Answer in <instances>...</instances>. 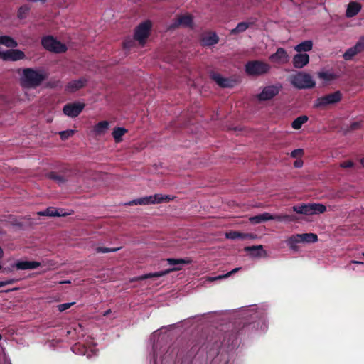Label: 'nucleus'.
Listing matches in <instances>:
<instances>
[{"label": "nucleus", "mask_w": 364, "mask_h": 364, "mask_svg": "<svg viewBox=\"0 0 364 364\" xmlns=\"http://www.w3.org/2000/svg\"><path fill=\"white\" fill-rule=\"evenodd\" d=\"M18 74L20 85L26 89L36 88L48 77L43 69L23 68L18 70Z\"/></svg>", "instance_id": "f257e3e1"}, {"label": "nucleus", "mask_w": 364, "mask_h": 364, "mask_svg": "<svg viewBox=\"0 0 364 364\" xmlns=\"http://www.w3.org/2000/svg\"><path fill=\"white\" fill-rule=\"evenodd\" d=\"M167 263L169 265L173 266V267L169 268L168 269L160 271L154 273H149L146 274H143L139 277H134L131 279V282H136L141 281L149 278H158L160 277L165 276L172 272L179 271L182 269V266L184 264H190L192 263V260L190 258H184V259H174V258H168L166 259Z\"/></svg>", "instance_id": "f03ea898"}, {"label": "nucleus", "mask_w": 364, "mask_h": 364, "mask_svg": "<svg viewBox=\"0 0 364 364\" xmlns=\"http://www.w3.org/2000/svg\"><path fill=\"white\" fill-rule=\"evenodd\" d=\"M291 85L296 89H310L316 85V82L312 77L304 72H299L289 77Z\"/></svg>", "instance_id": "7ed1b4c3"}, {"label": "nucleus", "mask_w": 364, "mask_h": 364, "mask_svg": "<svg viewBox=\"0 0 364 364\" xmlns=\"http://www.w3.org/2000/svg\"><path fill=\"white\" fill-rule=\"evenodd\" d=\"M292 210L298 214L312 215L324 213L326 207L321 203H302L294 205Z\"/></svg>", "instance_id": "20e7f679"}, {"label": "nucleus", "mask_w": 364, "mask_h": 364, "mask_svg": "<svg viewBox=\"0 0 364 364\" xmlns=\"http://www.w3.org/2000/svg\"><path fill=\"white\" fill-rule=\"evenodd\" d=\"M342 93L340 91L321 96L314 101V107L317 109H324L328 106L338 103L342 99Z\"/></svg>", "instance_id": "39448f33"}, {"label": "nucleus", "mask_w": 364, "mask_h": 364, "mask_svg": "<svg viewBox=\"0 0 364 364\" xmlns=\"http://www.w3.org/2000/svg\"><path fill=\"white\" fill-rule=\"evenodd\" d=\"M271 66L263 61L252 60L249 61L245 65V71L250 75H262L270 70Z\"/></svg>", "instance_id": "423d86ee"}, {"label": "nucleus", "mask_w": 364, "mask_h": 364, "mask_svg": "<svg viewBox=\"0 0 364 364\" xmlns=\"http://www.w3.org/2000/svg\"><path fill=\"white\" fill-rule=\"evenodd\" d=\"M152 23L149 20L145 21L138 25L134 33V39L139 43L141 46H144L146 39L150 35Z\"/></svg>", "instance_id": "0eeeda50"}, {"label": "nucleus", "mask_w": 364, "mask_h": 364, "mask_svg": "<svg viewBox=\"0 0 364 364\" xmlns=\"http://www.w3.org/2000/svg\"><path fill=\"white\" fill-rule=\"evenodd\" d=\"M282 90V85L281 83L265 86L262 88L261 92L257 95V98L259 101L270 100L276 97Z\"/></svg>", "instance_id": "6e6552de"}, {"label": "nucleus", "mask_w": 364, "mask_h": 364, "mask_svg": "<svg viewBox=\"0 0 364 364\" xmlns=\"http://www.w3.org/2000/svg\"><path fill=\"white\" fill-rule=\"evenodd\" d=\"M41 43L42 46L50 52L61 53L67 50V47L65 44L57 41L52 36L43 38Z\"/></svg>", "instance_id": "1a4fd4ad"}, {"label": "nucleus", "mask_w": 364, "mask_h": 364, "mask_svg": "<svg viewBox=\"0 0 364 364\" xmlns=\"http://www.w3.org/2000/svg\"><path fill=\"white\" fill-rule=\"evenodd\" d=\"M26 57L24 53L18 49H11L4 50L0 48V58L3 60L16 61L24 59Z\"/></svg>", "instance_id": "9d476101"}, {"label": "nucleus", "mask_w": 364, "mask_h": 364, "mask_svg": "<svg viewBox=\"0 0 364 364\" xmlns=\"http://www.w3.org/2000/svg\"><path fill=\"white\" fill-rule=\"evenodd\" d=\"M85 107L84 103L74 102L66 104L63 109V113L70 117H77Z\"/></svg>", "instance_id": "9b49d317"}, {"label": "nucleus", "mask_w": 364, "mask_h": 364, "mask_svg": "<svg viewBox=\"0 0 364 364\" xmlns=\"http://www.w3.org/2000/svg\"><path fill=\"white\" fill-rule=\"evenodd\" d=\"M211 77L220 87L223 88L233 87L237 83L236 80L224 77L218 73H213L211 75Z\"/></svg>", "instance_id": "f8f14e48"}, {"label": "nucleus", "mask_w": 364, "mask_h": 364, "mask_svg": "<svg viewBox=\"0 0 364 364\" xmlns=\"http://www.w3.org/2000/svg\"><path fill=\"white\" fill-rule=\"evenodd\" d=\"M289 57L287 51L282 48H279L275 53L269 56L271 61L279 64H285L289 61Z\"/></svg>", "instance_id": "ddd939ff"}, {"label": "nucleus", "mask_w": 364, "mask_h": 364, "mask_svg": "<svg viewBox=\"0 0 364 364\" xmlns=\"http://www.w3.org/2000/svg\"><path fill=\"white\" fill-rule=\"evenodd\" d=\"M244 250L250 252L252 257L259 258L267 257V252L264 250L262 245L245 247Z\"/></svg>", "instance_id": "4468645a"}, {"label": "nucleus", "mask_w": 364, "mask_h": 364, "mask_svg": "<svg viewBox=\"0 0 364 364\" xmlns=\"http://www.w3.org/2000/svg\"><path fill=\"white\" fill-rule=\"evenodd\" d=\"M160 198L156 196V194L142 197L140 198H137L135 200H133L130 202H129L127 204L129 205H150V204H156L157 203V200H159Z\"/></svg>", "instance_id": "2eb2a0df"}, {"label": "nucleus", "mask_w": 364, "mask_h": 364, "mask_svg": "<svg viewBox=\"0 0 364 364\" xmlns=\"http://www.w3.org/2000/svg\"><path fill=\"white\" fill-rule=\"evenodd\" d=\"M309 62V55L306 53H297L292 60V63L296 68H302L306 65Z\"/></svg>", "instance_id": "dca6fc26"}, {"label": "nucleus", "mask_w": 364, "mask_h": 364, "mask_svg": "<svg viewBox=\"0 0 364 364\" xmlns=\"http://www.w3.org/2000/svg\"><path fill=\"white\" fill-rule=\"evenodd\" d=\"M86 83L87 80L84 77H81L77 80H73L67 84L65 87V90L70 92H74L78 90L79 89L85 87Z\"/></svg>", "instance_id": "f3484780"}, {"label": "nucleus", "mask_w": 364, "mask_h": 364, "mask_svg": "<svg viewBox=\"0 0 364 364\" xmlns=\"http://www.w3.org/2000/svg\"><path fill=\"white\" fill-rule=\"evenodd\" d=\"M41 266V263L35 261H18L14 267L18 269H34Z\"/></svg>", "instance_id": "a211bd4d"}, {"label": "nucleus", "mask_w": 364, "mask_h": 364, "mask_svg": "<svg viewBox=\"0 0 364 364\" xmlns=\"http://www.w3.org/2000/svg\"><path fill=\"white\" fill-rule=\"evenodd\" d=\"M38 215H43V216H50V217H60V216H66L68 215L65 212H63V210L59 211L57 208L53 207H49L46 208L44 211L38 212Z\"/></svg>", "instance_id": "6ab92c4d"}, {"label": "nucleus", "mask_w": 364, "mask_h": 364, "mask_svg": "<svg viewBox=\"0 0 364 364\" xmlns=\"http://www.w3.org/2000/svg\"><path fill=\"white\" fill-rule=\"evenodd\" d=\"M193 23V18L191 15H184L178 17L175 22L171 26V28H176L180 25L185 26H191Z\"/></svg>", "instance_id": "aec40b11"}, {"label": "nucleus", "mask_w": 364, "mask_h": 364, "mask_svg": "<svg viewBox=\"0 0 364 364\" xmlns=\"http://www.w3.org/2000/svg\"><path fill=\"white\" fill-rule=\"evenodd\" d=\"M273 215H271L269 213H264L260 215H257L253 217H250L249 220L252 224H259L267 220H272Z\"/></svg>", "instance_id": "412c9836"}, {"label": "nucleus", "mask_w": 364, "mask_h": 364, "mask_svg": "<svg viewBox=\"0 0 364 364\" xmlns=\"http://www.w3.org/2000/svg\"><path fill=\"white\" fill-rule=\"evenodd\" d=\"M361 9V6L358 2H350L348 4L347 9L346 11V16L348 18L355 16Z\"/></svg>", "instance_id": "4be33fe9"}, {"label": "nucleus", "mask_w": 364, "mask_h": 364, "mask_svg": "<svg viewBox=\"0 0 364 364\" xmlns=\"http://www.w3.org/2000/svg\"><path fill=\"white\" fill-rule=\"evenodd\" d=\"M219 38L215 33H209L202 38V43L203 46H210L218 43Z\"/></svg>", "instance_id": "5701e85b"}, {"label": "nucleus", "mask_w": 364, "mask_h": 364, "mask_svg": "<svg viewBox=\"0 0 364 364\" xmlns=\"http://www.w3.org/2000/svg\"><path fill=\"white\" fill-rule=\"evenodd\" d=\"M109 128V122L107 121H102L98 122L93 128V132L96 136L104 135Z\"/></svg>", "instance_id": "b1692460"}, {"label": "nucleus", "mask_w": 364, "mask_h": 364, "mask_svg": "<svg viewBox=\"0 0 364 364\" xmlns=\"http://www.w3.org/2000/svg\"><path fill=\"white\" fill-rule=\"evenodd\" d=\"M313 48V42L311 40L305 41L301 42V43L296 45L294 47V50L300 53H303L302 52L310 51Z\"/></svg>", "instance_id": "393cba45"}, {"label": "nucleus", "mask_w": 364, "mask_h": 364, "mask_svg": "<svg viewBox=\"0 0 364 364\" xmlns=\"http://www.w3.org/2000/svg\"><path fill=\"white\" fill-rule=\"evenodd\" d=\"M47 177L59 185L64 184L68 181L67 177L57 172H50L47 174Z\"/></svg>", "instance_id": "a878e982"}, {"label": "nucleus", "mask_w": 364, "mask_h": 364, "mask_svg": "<svg viewBox=\"0 0 364 364\" xmlns=\"http://www.w3.org/2000/svg\"><path fill=\"white\" fill-rule=\"evenodd\" d=\"M296 237L299 238L301 242L313 243L318 241V236L314 233L296 234Z\"/></svg>", "instance_id": "bb28decb"}, {"label": "nucleus", "mask_w": 364, "mask_h": 364, "mask_svg": "<svg viewBox=\"0 0 364 364\" xmlns=\"http://www.w3.org/2000/svg\"><path fill=\"white\" fill-rule=\"evenodd\" d=\"M361 53V51L360 50L357 44H355L354 46L346 50V51L343 55V58H344L345 60H350L356 55H358V53Z\"/></svg>", "instance_id": "cd10ccee"}, {"label": "nucleus", "mask_w": 364, "mask_h": 364, "mask_svg": "<svg viewBox=\"0 0 364 364\" xmlns=\"http://www.w3.org/2000/svg\"><path fill=\"white\" fill-rule=\"evenodd\" d=\"M0 44L8 48H16L17 42L9 36H0Z\"/></svg>", "instance_id": "c85d7f7f"}, {"label": "nucleus", "mask_w": 364, "mask_h": 364, "mask_svg": "<svg viewBox=\"0 0 364 364\" xmlns=\"http://www.w3.org/2000/svg\"><path fill=\"white\" fill-rule=\"evenodd\" d=\"M251 25H252V23L240 22L237 25V26L235 28L230 31V33L232 35H237L240 33H242L245 31Z\"/></svg>", "instance_id": "c756f323"}, {"label": "nucleus", "mask_w": 364, "mask_h": 364, "mask_svg": "<svg viewBox=\"0 0 364 364\" xmlns=\"http://www.w3.org/2000/svg\"><path fill=\"white\" fill-rule=\"evenodd\" d=\"M127 132V130L123 127L114 128L112 132V136L115 142L119 143L122 141L123 135Z\"/></svg>", "instance_id": "7c9ffc66"}, {"label": "nucleus", "mask_w": 364, "mask_h": 364, "mask_svg": "<svg viewBox=\"0 0 364 364\" xmlns=\"http://www.w3.org/2000/svg\"><path fill=\"white\" fill-rule=\"evenodd\" d=\"M301 242L299 237H296V235H294L289 238L287 240V244L289 247V248L294 251L299 250L298 243Z\"/></svg>", "instance_id": "2f4dec72"}, {"label": "nucleus", "mask_w": 364, "mask_h": 364, "mask_svg": "<svg viewBox=\"0 0 364 364\" xmlns=\"http://www.w3.org/2000/svg\"><path fill=\"white\" fill-rule=\"evenodd\" d=\"M307 121H308V117L307 116H306V115L300 116V117H297L296 119H295L292 122L291 127L294 129H299L301 127V126L304 123H306Z\"/></svg>", "instance_id": "473e14b6"}, {"label": "nucleus", "mask_w": 364, "mask_h": 364, "mask_svg": "<svg viewBox=\"0 0 364 364\" xmlns=\"http://www.w3.org/2000/svg\"><path fill=\"white\" fill-rule=\"evenodd\" d=\"M273 220H279V221H295L297 220L295 215H273Z\"/></svg>", "instance_id": "72a5a7b5"}, {"label": "nucleus", "mask_w": 364, "mask_h": 364, "mask_svg": "<svg viewBox=\"0 0 364 364\" xmlns=\"http://www.w3.org/2000/svg\"><path fill=\"white\" fill-rule=\"evenodd\" d=\"M318 77L324 81H331L335 78V75L328 72H319Z\"/></svg>", "instance_id": "f704fd0d"}, {"label": "nucleus", "mask_w": 364, "mask_h": 364, "mask_svg": "<svg viewBox=\"0 0 364 364\" xmlns=\"http://www.w3.org/2000/svg\"><path fill=\"white\" fill-rule=\"evenodd\" d=\"M121 247H115V248H108V247H97L95 249L97 253H108V252H114L119 250Z\"/></svg>", "instance_id": "c9c22d12"}, {"label": "nucleus", "mask_w": 364, "mask_h": 364, "mask_svg": "<svg viewBox=\"0 0 364 364\" xmlns=\"http://www.w3.org/2000/svg\"><path fill=\"white\" fill-rule=\"evenodd\" d=\"M29 9L30 8L26 5L21 6L18 11V17L21 19L26 18Z\"/></svg>", "instance_id": "e433bc0d"}, {"label": "nucleus", "mask_w": 364, "mask_h": 364, "mask_svg": "<svg viewBox=\"0 0 364 364\" xmlns=\"http://www.w3.org/2000/svg\"><path fill=\"white\" fill-rule=\"evenodd\" d=\"M75 133V130L73 129H67L65 131H61L59 132V135L62 140H65L69 137L72 136Z\"/></svg>", "instance_id": "4c0bfd02"}, {"label": "nucleus", "mask_w": 364, "mask_h": 364, "mask_svg": "<svg viewBox=\"0 0 364 364\" xmlns=\"http://www.w3.org/2000/svg\"><path fill=\"white\" fill-rule=\"evenodd\" d=\"M159 196V200H157V203H162L164 202H168L174 199V197L171 196L170 195H162V194H156Z\"/></svg>", "instance_id": "58836bf2"}, {"label": "nucleus", "mask_w": 364, "mask_h": 364, "mask_svg": "<svg viewBox=\"0 0 364 364\" xmlns=\"http://www.w3.org/2000/svg\"><path fill=\"white\" fill-rule=\"evenodd\" d=\"M225 237L230 240L240 239V232L237 231H230L225 233Z\"/></svg>", "instance_id": "ea45409f"}, {"label": "nucleus", "mask_w": 364, "mask_h": 364, "mask_svg": "<svg viewBox=\"0 0 364 364\" xmlns=\"http://www.w3.org/2000/svg\"><path fill=\"white\" fill-rule=\"evenodd\" d=\"M75 304V302L64 303V304L58 305L57 308L59 311L62 312V311H64L68 309L70 307L73 306Z\"/></svg>", "instance_id": "a19ab883"}, {"label": "nucleus", "mask_w": 364, "mask_h": 364, "mask_svg": "<svg viewBox=\"0 0 364 364\" xmlns=\"http://www.w3.org/2000/svg\"><path fill=\"white\" fill-rule=\"evenodd\" d=\"M257 238V235L252 233H241L240 232V239L242 240H255Z\"/></svg>", "instance_id": "79ce46f5"}, {"label": "nucleus", "mask_w": 364, "mask_h": 364, "mask_svg": "<svg viewBox=\"0 0 364 364\" xmlns=\"http://www.w3.org/2000/svg\"><path fill=\"white\" fill-rule=\"evenodd\" d=\"M304 154V150L302 149H294L291 153V156L292 158H297L299 156H301Z\"/></svg>", "instance_id": "37998d69"}, {"label": "nucleus", "mask_w": 364, "mask_h": 364, "mask_svg": "<svg viewBox=\"0 0 364 364\" xmlns=\"http://www.w3.org/2000/svg\"><path fill=\"white\" fill-rule=\"evenodd\" d=\"M354 166V163L351 161H346L340 164V167L343 168H349Z\"/></svg>", "instance_id": "c03bdc74"}, {"label": "nucleus", "mask_w": 364, "mask_h": 364, "mask_svg": "<svg viewBox=\"0 0 364 364\" xmlns=\"http://www.w3.org/2000/svg\"><path fill=\"white\" fill-rule=\"evenodd\" d=\"M356 44L361 52L364 51V35L359 38Z\"/></svg>", "instance_id": "a18cd8bd"}, {"label": "nucleus", "mask_w": 364, "mask_h": 364, "mask_svg": "<svg viewBox=\"0 0 364 364\" xmlns=\"http://www.w3.org/2000/svg\"><path fill=\"white\" fill-rule=\"evenodd\" d=\"M16 282V279H10L6 281H1L0 282V287L8 285V284H12Z\"/></svg>", "instance_id": "49530a36"}, {"label": "nucleus", "mask_w": 364, "mask_h": 364, "mask_svg": "<svg viewBox=\"0 0 364 364\" xmlns=\"http://www.w3.org/2000/svg\"><path fill=\"white\" fill-rule=\"evenodd\" d=\"M360 127V122H353L350 124V130H355V129H358L359 127Z\"/></svg>", "instance_id": "de8ad7c7"}, {"label": "nucleus", "mask_w": 364, "mask_h": 364, "mask_svg": "<svg viewBox=\"0 0 364 364\" xmlns=\"http://www.w3.org/2000/svg\"><path fill=\"white\" fill-rule=\"evenodd\" d=\"M294 166L296 168H301L303 166V161L301 160H296L294 163Z\"/></svg>", "instance_id": "09e8293b"}, {"label": "nucleus", "mask_w": 364, "mask_h": 364, "mask_svg": "<svg viewBox=\"0 0 364 364\" xmlns=\"http://www.w3.org/2000/svg\"><path fill=\"white\" fill-rule=\"evenodd\" d=\"M240 269V268L237 267V268H235L232 271L228 272L227 274H228V277L230 276H231L232 274L237 272Z\"/></svg>", "instance_id": "8fccbe9b"}, {"label": "nucleus", "mask_w": 364, "mask_h": 364, "mask_svg": "<svg viewBox=\"0 0 364 364\" xmlns=\"http://www.w3.org/2000/svg\"><path fill=\"white\" fill-rule=\"evenodd\" d=\"M228 274H223V275L217 276L216 279H217V280H220V279H223L228 278Z\"/></svg>", "instance_id": "3c124183"}, {"label": "nucleus", "mask_w": 364, "mask_h": 364, "mask_svg": "<svg viewBox=\"0 0 364 364\" xmlns=\"http://www.w3.org/2000/svg\"><path fill=\"white\" fill-rule=\"evenodd\" d=\"M207 280L209 282H213V281H216L217 279H216V277H208Z\"/></svg>", "instance_id": "603ef678"}, {"label": "nucleus", "mask_w": 364, "mask_h": 364, "mask_svg": "<svg viewBox=\"0 0 364 364\" xmlns=\"http://www.w3.org/2000/svg\"><path fill=\"white\" fill-rule=\"evenodd\" d=\"M70 283H71V282L70 280L60 281L58 282V284H70Z\"/></svg>", "instance_id": "864d4df0"}, {"label": "nucleus", "mask_w": 364, "mask_h": 364, "mask_svg": "<svg viewBox=\"0 0 364 364\" xmlns=\"http://www.w3.org/2000/svg\"><path fill=\"white\" fill-rule=\"evenodd\" d=\"M124 46L125 48H130L131 47V41L125 42L124 43Z\"/></svg>", "instance_id": "5fc2aeb1"}, {"label": "nucleus", "mask_w": 364, "mask_h": 364, "mask_svg": "<svg viewBox=\"0 0 364 364\" xmlns=\"http://www.w3.org/2000/svg\"><path fill=\"white\" fill-rule=\"evenodd\" d=\"M350 263L357 264H363V262H359V261H355V260L350 261Z\"/></svg>", "instance_id": "6e6d98bb"}, {"label": "nucleus", "mask_w": 364, "mask_h": 364, "mask_svg": "<svg viewBox=\"0 0 364 364\" xmlns=\"http://www.w3.org/2000/svg\"><path fill=\"white\" fill-rule=\"evenodd\" d=\"M110 313H111V309H108V310H107L106 311H105V312L103 313V316H108Z\"/></svg>", "instance_id": "4d7b16f0"}, {"label": "nucleus", "mask_w": 364, "mask_h": 364, "mask_svg": "<svg viewBox=\"0 0 364 364\" xmlns=\"http://www.w3.org/2000/svg\"><path fill=\"white\" fill-rule=\"evenodd\" d=\"M4 257V251L3 249L0 247V259Z\"/></svg>", "instance_id": "13d9d810"}, {"label": "nucleus", "mask_w": 364, "mask_h": 364, "mask_svg": "<svg viewBox=\"0 0 364 364\" xmlns=\"http://www.w3.org/2000/svg\"><path fill=\"white\" fill-rule=\"evenodd\" d=\"M360 163L363 165V166L364 167V158L360 160Z\"/></svg>", "instance_id": "bf43d9fd"}, {"label": "nucleus", "mask_w": 364, "mask_h": 364, "mask_svg": "<svg viewBox=\"0 0 364 364\" xmlns=\"http://www.w3.org/2000/svg\"><path fill=\"white\" fill-rule=\"evenodd\" d=\"M0 233H1V234H5V231H4V230H1V231H0Z\"/></svg>", "instance_id": "052dcab7"}, {"label": "nucleus", "mask_w": 364, "mask_h": 364, "mask_svg": "<svg viewBox=\"0 0 364 364\" xmlns=\"http://www.w3.org/2000/svg\"><path fill=\"white\" fill-rule=\"evenodd\" d=\"M1 338H2V336H1V335L0 334V341L1 340Z\"/></svg>", "instance_id": "680f3d73"}, {"label": "nucleus", "mask_w": 364, "mask_h": 364, "mask_svg": "<svg viewBox=\"0 0 364 364\" xmlns=\"http://www.w3.org/2000/svg\"><path fill=\"white\" fill-rule=\"evenodd\" d=\"M363 256L364 257V252H363Z\"/></svg>", "instance_id": "e2e57ef3"}, {"label": "nucleus", "mask_w": 364, "mask_h": 364, "mask_svg": "<svg viewBox=\"0 0 364 364\" xmlns=\"http://www.w3.org/2000/svg\"><path fill=\"white\" fill-rule=\"evenodd\" d=\"M1 269V265L0 264V269Z\"/></svg>", "instance_id": "0e129e2a"}]
</instances>
